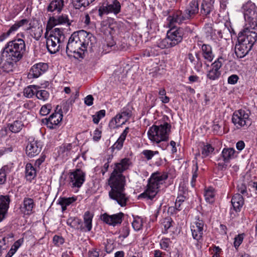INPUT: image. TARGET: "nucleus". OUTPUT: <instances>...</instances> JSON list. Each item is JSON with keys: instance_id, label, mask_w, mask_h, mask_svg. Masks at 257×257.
I'll return each instance as SVG.
<instances>
[{"instance_id": "obj_1", "label": "nucleus", "mask_w": 257, "mask_h": 257, "mask_svg": "<svg viewBox=\"0 0 257 257\" xmlns=\"http://www.w3.org/2000/svg\"><path fill=\"white\" fill-rule=\"evenodd\" d=\"M131 165V162L129 159H121L115 164L108 180V185L111 188L109 196L121 207L125 206L128 200V197L125 192V177L122 173L128 169Z\"/></svg>"}, {"instance_id": "obj_2", "label": "nucleus", "mask_w": 257, "mask_h": 257, "mask_svg": "<svg viewBox=\"0 0 257 257\" xmlns=\"http://www.w3.org/2000/svg\"><path fill=\"white\" fill-rule=\"evenodd\" d=\"M26 46L25 41L20 38L8 42L3 49L0 66L7 72L13 71L17 62L20 61L25 54Z\"/></svg>"}, {"instance_id": "obj_3", "label": "nucleus", "mask_w": 257, "mask_h": 257, "mask_svg": "<svg viewBox=\"0 0 257 257\" xmlns=\"http://www.w3.org/2000/svg\"><path fill=\"white\" fill-rule=\"evenodd\" d=\"M95 42V37L90 33L82 30L73 33L66 47V52L69 57L83 58L88 49H91Z\"/></svg>"}, {"instance_id": "obj_4", "label": "nucleus", "mask_w": 257, "mask_h": 257, "mask_svg": "<svg viewBox=\"0 0 257 257\" xmlns=\"http://www.w3.org/2000/svg\"><path fill=\"white\" fill-rule=\"evenodd\" d=\"M257 40V25L255 23L247 24L238 34L235 53L239 58H243L251 50Z\"/></svg>"}, {"instance_id": "obj_5", "label": "nucleus", "mask_w": 257, "mask_h": 257, "mask_svg": "<svg viewBox=\"0 0 257 257\" xmlns=\"http://www.w3.org/2000/svg\"><path fill=\"white\" fill-rule=\"evenodd\" d=\"M46 39V46L49 52L54 54L60 49H65L66 37L63 29L56 28L53 29H47L45 33Z\"/></svg>"}, {"instance_id": "obj_6", "label": "nucleus", "mask_w": 257, "mask_h": 257, "mask_svg": "<svg viewBox=\"0 0 257 257\" xmlns=\"http://www.w3.org/2000/svg\"><path fill=\"white\" fill-rule=\"evenodd\" d=\"M168 178L165 173L155 172L148 180V183L145 191L140 194V199L144 198L152 200L158 193L161 185H162Z\"/></svg>"}, {"instance_id": "obj_7", "label": "nucleus", "mask_w": 257, "mask_h": 257, "mask_svg": "<svg viewBox=\"0 0 257 257\" xmlns=\"http://www.w3.org/2000/svg\"><path fill=\"white\" fill-rule=\"evenodd\" d=\"M199 11V5L197 0L191 1L183 13L181 11L175 12L172 16L167 18V20L170 27H174L175 24H181L186 21L193 18Z\"/></svg>"}, {"instance_id": "obj_8", "label": "nucleus", "mask_w": 257, "mask_h": 257, "mask_svg": "<svg viewBox=\"0 0 257 257\" xmlns=\"http://www.w3.org/2000/svg\"><path fill=\"white\" fill-rule=\"evenodd\" d=\"M171 125L168 122L160 125H153L148 131L149 139L154 144H159L169 140Z\"/></svg>"}, {"instance_id": "obj_9", "label": "nucleus", "mask_w": 257, "mask_h": 257, "mask_svg": "<svg viewBox=\"0 0 257 257\" xmlns=\"http://www.w3.org/2000/svg\"><path fill=\"white\" fill-rule=\"evenodd\" d=\"M168 25L170 27L168 21ZM170 27L171 29L168 31L167 36L163 39H160L157 41V46L160 49L168 48L175 46L179 44L183 39V31L181 28L177 29L173 28L176 26Z\"/></svg>"}, {"instance_id": "obj_10", "label": "nucleus", "mask_w": 257, "mask_h": 257, "mask_svg": "<svg viewBox=\"0 0 257 257\" xmlns=\"http://www.w3.org/2000/svg\"><path fill=\"white\" fill-rule=\"evenodd\" d=\"M232 121L237 128H247L251 124L249 112L243 109L235 111L232 116Z\"/></svg>"}, {"instance_id": "obj_11", "label": "nucleus", "mask_w": 257, "mask_h": 257, "mask_svg": "<svg viewBox=\"0 0 257 257\" xmlns=\"http://www.w3.org/2000/svg\"><path fill=\"white\" fill-rule=\"evenodd\" d=\"M225 61V58L220 56L211 64L210 68L206 73V77L208 79L216 80L220 78L221 75V68Z\"/></svg>"}, {"instance_id": "obj_12", "label": "nucleus", "mask_w": 257, "mask_h": 257, "mask_svg": "<svg viewBox=\"0 0 257 257\" xmlns=\"http://www.w3.org/2000/svg\"><path fill=\"white\" fill-rule=\"evenodd\" d=\"M121 10V5L117 0H113L111 2L103 4L98 9V15L102 17L104 15L113 14L114 15L118 14Z\"/></svg>"}, {"instance_id": "obj_13", "label": "nucleus", "mask_w": 257, "mask_h": 257, "mask_svg": "<svg viewBox=\"0 0 257 257\" xmlns=\"http://www.w3.org/2000/svg\"><path fill=\"white\" fill-rule=\"evenodd\" d=\"M256 8L254 4L248 1L242 5V11L244 15V19L246 22L245 26L248 24L255 23L256 25V17L257 13H256Z\"/></svg>"}, {"instance_id": "obj_14", "label": "nucleus", "mask_w": 257, "mask_h": 257, "mask_svg": "<svg viewBox=\"0 0 257 257\" xmlns=\"http://www.w3.org/2000/svg\"><path fill=\"white\" fill-rule=\"evenodd\" d=\"M86 174L80 169H76L70 173L69 184L72 188H79L81 187L85 180Z\"/></svg>"}, {"instance_id": "obj_15", "label": "nucleus", "mask_w": 257, "mask_h": 257, "mask_svg": "<svg viewBox=\"0 0 257 257\" xmlns=\"http://www.w3.org/2000/svg\"><path fill=\"white\" fill-rule=\"evenodd\" d=\"M42 148V143L32 138L29 139L26 152L30 157H34L40 153Z\"/></svg>"}, {"instance_id": "obj_16", "label": "nucleus", "mask_w": 257, "mask_h": 257, "mask_svg": "<svg viewBox=\"0 0 257 257\" xmlns=\"http://www.w3.org/2000/svg\"><path fill=\"white\" fill-rule=\"evenodd\" d=\"M123 216L124 214L122 212H119L112 215H109L107 213H104L101 215L100 219L109 225L115 226L121 223Z\"/></svg>"}, {"instance_id": "obj_17", "label": "nucleus", "mask_w": 257, "mask_h": 257, "mask_svg": "<svg viewBox=\"0 0 257 257\" xmlns=\"http://www.w3.org/2000/svg\"><path fill=\"white\" fill-rule=\"evenodd\" d=\"M71 23L69 19L68 15L62 14L55 16L50 17L47 23V29H52L53 27L57 25H66L70 26Z\"/></svg>"}, {"instance_id": "obj_18", "label": "nucleus", "mask_w": 257, "mask_h": 257, "mask_svg": "<svg viewBox=\"0 0 257 257\" xmlns=\"http://www.w3.org/2000/svg\"><path fill=\"white\" fill-rule=\"evenodd\" d=\"M192 235L194 239L198 242H201L202 240V237L204 231V222L198 219L190 226Z\"/></svg>"}, {"instance_id": "obj_19", "label": "nucleus", "mask_w": 257, "mask_h": 257, "mask_svg": "<svg viewBox=\"0 0 257 257\" xmlns=\"http://www.w3.org/2000/svg\"><path fill=\"white\" fill-rule=\"evenodd\" d=\"M77 149V145L74 143H66L57 148V152L59 157L67 159L74 154Z\"/></svg>"}, {"instance_id": "obj_20", "label": "nucleus", "mask_w": 257, "mask_h": 257, "mask_svg": "<svg viewBox=\"0 0 257 257\" xmlns=\"http://www.w3.org/2000/svg\"><path fill=\"white\" fill-rule=\"evenodd\" d=\"M63 118L62 112L59 110L53 113L48 118L43 119V122L50 129L56 128L60 123Z\"/></svg>"}, {"instance_id": "obj_21", "label": "nucleus", "mask_w": 257, "mask_h": 257, "mask_svg": "<svg viewBox=\"0 0 257 257\" xmlns=\"http://www.w3.org/2000/svg\"><path fill=\"white\" fill-rule=\"evenodd\" d=\"M200 53L203 58L204 63L208 67L209 63L211 62L215 57L212 47L208 44H203L200 47Z\"/></svg>"}, {"instance_id": "obj_22", "label": "nucleus", "mask_w": 257, "mask_h": 257, "mask_svg": "<svg viewBox=\"0 0 257 257\" xmlns=\"http://www.w3.org/2000/svg\"><path fill=\"white\" fill-rule=\"evenodd\" d=\"M48 68L47 64L39 63L34 65L30 70L28 74L29 78H36L44 74Z\"/></svg>"}, {"instance_id": "obj_23", "label": "nucleus", "mask_w": 257, "mask_h": 257, "mask_svg": "<svg viewBox=\"0 0 257 257\" xmlns=\"http://www.w3.org/2000/svg\"><path fill=\"white\" fill-rule=\"evenodd\" d=\"M36 204L33 198L25 197L23 200L20 209L25 215H30L34 212V209Z\"/></svg>"}, {"instance_id": "obj_24", "label": "nucleus", "mask_w": 257, "mask_h": 257, "mask_svg": "<svg viewBox=\"0 0 257 257\" xmlns=\"http://www.w3.org/2000/svg\"><path fill=\"white\" fill-rule=\"evenodd\" d=\"M93 215L89 211H86L83 215L84 224L81 222L80 230L83 232L90 231L92 227V218Z\"/></svg>"}, {"instance_id": "obj_25", "label": "nucleus", "mask_w": 257, "mask_h": 257, "mask_svg": "<svg viewBox=\"0 0 257 257\" xmlns=\"http://www.w3.org/2000/svg\"><path fill=\"white\" fill-rule=\"evenodd\" d=\"M128 132L129 128L126 127L121 134L117 141L110 147V149L112 152H114L115 150L116 151H118L122 148L124 142L126 139V137L127 134L128 133Z\"/></svg>"}, {"instance_id": "obj_26", "label": "nucleus", "mask_w": 257, "mask_h": 257, "mask_svg": "<svg viewBox=\"0 0 257 257\" xmlns=\"http://www.w3.org/2000/svg\"><path fill=\"white\" fill-rule=\"evenodd\" d=\"M10 198L8 196H0V222L5 218L9 207Z\"/></svg>"}, {"instance_id": "obj_27", "label": "nucleus", "mask_w": 257, "mask_h": 257, "mask_svg": "<svg viewBox=\"0 0 257 257\" xmlns=\"http://www.w3.org/2000/svg\"><path fill=\"white\" fill-rule=\"evenodd\" d=\"M214 0H203L200 9L201 14L207 16L214 10Z\"/></svg>"}, {"instance_id": "obj_28", "label": "nucleus", "mask_w": 257, "mask_h": 257, "mask_svg": "<svg viewBox=\"0 0 257 257\" xmlns=\"http://www.w3.org/2000/svg\"><path fill=\"white\" fill-rule=\"evenodd\" d=\"M64 6V0H53L47 7L48 12L60 13Z\"/></svg>"}, {"instance_id": "obj_29", "label": "nucleus", "mask_w": 257, "mask_h": 257, "mask_svg": "<svg viewBox=\"0 0 257 257\" xmlns=\"http://www.w3.org/2000/svg\"><path fill=\"white\" fill-rule=\"evenodd\" d=\"M231 204L236 212L240 211L244 204V199L242 196L239 193L235 194L232 198Z\"/></svg>"}, {"instance_id": "obj_30", "label": "nucleus", "mask_w": 257, "mask_h": 257, "mask_svg": "<svg viewBox=\"0 0 257 257\" xmlns=\"http://www.w3.org/2000/svg\"><path fill=\"white\" fill-rule=\"evenodd\" d=\"M186 192H184L182 194V191L179 190L178 197L176 200L175 208L178 211H180L184 207V204L187 199Z\"/></svg>"}, {"instance_id": "obj_31", "label": "nucleus", "mask_w": 257, "mask_h": 257, "mask_svg": "<svg viewBox=\"0 0 257 257\" xmlns=\"http://www.w3.org/2000/svg\"><path fill=\"white\" fill-rule=\"evenodd\" d=\"M36 168L31 163H27L25 166V178L27 181L31 182L36 177Z\"/></svg>"}, {"instance_id": "obj_32", "label": "nucleus", "mask_w": 257, "mask_h": 257, "mask_svg": "<svg viewBox=\"0 0 257 257\" xmlns=\"http://www.w3.org/2000/svg\"><path fill=\"white\" fill-rule=\"evenodd\" d=\"M26 30L29 31L30 35L36 40L40 39L43 33L42 26H31L30 24L29 27H27Z\"/></svg>"}, {"instance_id": "obj_33", "label": "nucleus", "mask_w": 257, "mask_h": 257, "mask_svg": "<svg viewBox=\"0 0 257 257\" xmlns=\"http://www.w3.org/2000/svg\"><path fill=\"white\" fill-rule=\"evenodd\" d=\"M77 200L76 197H60L58 200V204L60 205L62 207V211L64 212L66 210L67 207L71 205L72 203L76 201Z\"/></svg>"}, {"instance_id": "obj_34", "label": "nucleus", "mask_w": 257, "mask_h": 257, "mask_svg": "<svg viewBox=\"0 0 257 257\" xmlns=\"http://www.w3.org/2000/svg\"><path fill=\"white\" fill-rule=\"evenodd\" d=\"M215 195V191L213 187H209L204 189V196L207 202L209 203L214 202Z\"/></svg>"}, {"instance_id": "obj_35", "label": "nucleus", "mask_w": 257, "mask_h": 257, "mask_svg": "<svg viewBox=\"0 0 257 257\" xmlns=\"http://www.w3.org/2000/svg\"><path fill=\"white\" fill-rule=\"evenodd\" d=\"M12 165H5L0 169V184L5 183L7 179V175L9 174L12 170Z\"/></svg>"}, {"instance_id": "obj_36", "label": "nucleus", "mask_w": 257, "mask_h": 257, "mask_svg": "<svg viewBox=\"0 0 257 257\" xmlns=\"http://www.w3.org/2000/svg\"><path fill=\"white\" fill-rule=\"evenodd\" d=\"M127 121L119 113L113 117L109 122V126L113 128L118 127L120 124H123Z\"/></svg>"}, {"instance_id": "obj_37", "label": "nucleus", "mask_w": 257, "mask_h": 257, "mask_svg": "<svg viewBox=\"0 0 257 257\" xmlns=\"http://www.w3.org/2000/svg\"><path fill=\"white\" fill-rule=\"evenodd\" d=\"M235 151L233 148H224L223 149L221 156L224 161L227 162L234 158Z\"/></svg>"}, {"instance_id": "obj_38", "label": "nucleus", "mask_w": 257, "mask_h": 257, "mask_svg": "<svg viewBox=\"0 0 257 257\" xmlns=\"http://www.w3.org/2000/svg\"><path fill=\"white\" fill-rule=\"evenodd\" d=\"M67 224L71 227L80 230L81 220L76 217H69L67 220Z\"/></svg>"}, {"instance_id": "obj_39", "label": "nucleus", "mask_w": 257, "mask_h": 257, "mask_svg": "<svg viewBox=\"0 0 257 257\" xmlns=\"http://www.w3.org/2000/svg\"><path fill=\"white\" fill-rule=\"evenodd\" d=\"M28 22L29 21L27 19H22L16 22L8 31V34H10V35L14 34L20 27L27 24Z\"/></svg>"}, {"instance_id": "obj_40", "label": "nucleus", "mask_w": 257, "mask_h": 257, "mask_svg": "<svg viewBox=\"0 0 257 257\" xmlns=\"http://www.w3.org/2000/svg\"><path fill=\"white\" fill-rule=\"evenodd\" d=\"M38 88L40 87L36 85H29L24 90V95L28 98H32L36 95Z\"/></svg>"}, {"instance_id": "obj_41", "label": "nucleus", "mask_w": 257, "mask_h": 257, "mask_svg": "<svg viewBox=\"0 0 257 257\" xmlns=\"http://www.w3.org/2000/svg\"><path fill=\"white\" fill-rule=\"evenodd\" d=\"M144 222V219L142 217L140 216L135 217L132 222V226L134 230L139 231L142 229Z\"/></svg>"}, {"instance_id": "obj_42", "label": "nucleus", "mask_w": 257, "mask_h": 257, "mask_svg": "<svg viewBox=\"0 0 257 257\" xmlns=\"http://www.w3.org/2000/svg\"><path fill=\"white\" fill-rule=\"evenodd\" d=\"M159 48L157 46V43L153 47L145 50L143 52V56L146 57H151L157 55L159 54Z\"/></svg>"}, {"instance_id": "obj_43", "label": "nucleus", "mask_w": 257, "mask_h": 257, "mask_svg": "<svg viewBox=\"0 0 257 257\" xmlns=\"http://www.w3.org/2000/svg\"><path fill=\"white\" fill-rule=\"evenodd\" d=\"M36 96L38 99L45 101L49 99L50 93L46 90L39 89V88H38Z\"/></svg>"}, {"instance_id": "obj_44", "label": "nucleus", "mask_w": 257, "mask_h": 257, "mask_svg": "<svg viewBox=\"0 0 257 257\" xmlns=\"http://www.w3.org/2000/svg\"><path fill=\"white\" fill-rule=\"evenodd\" d=\"M24 124L21 120H16L9 126L10 130L14 133L19 132L22 128Z\"/></svg>"}, {"instance_id": "obj_45", "label": "nucleus", "mask_w": 257, "mask_h": 257, "mask_svg": "<svg viewBox=\"0 0 257 257\" xmlns=\"http://www.w3.org/2000/svg\"><path fill=\"white\" fill-rule=\"evenodd\" d=\"M94 0H73L74 6L76 9H79L81 7H86Z\"/></svg>"}, {"instance_id": "obj_46", "label": "nucleus", "mask_w": 257, "mask_h": 257, "mask_svg": "<svg viewBox=\"0 0 257 257\" xmlns=\"http://www.w3.org/2000/svg\"><path fill=\"white\" fill-rule=\"evenodd\" d=\"M195 56L196 59L195 62H193L192 64L193 65L194 69L197 72H200L201 71L202 68L203 62L198 53H196Z\"/></svg>"}, {"instance_id": "obj_47", "label": "nucleus", "mask_w": 257, "mask_h": 257, "mask_svg": "<svg viewBox=\"0 0 257 257\" xmlns=\"http://www.w3.org/2000/svg\"><path fill=\"white\" fill-rule=\"evenodd\" d=\"M214 151V148L210 144L204 145L202 148L201 154L202 157H206L211 154Z\"/></svg>"}, {"instance_id": "obj_48", "label": "nucleus", "mask_w": 257, "mask_h": 257, "mask_svg": "<svg viewBox=\"0 0 257 257\" xmlns=\"http://www.w3.org/2000/svg\"><path fill=\"white\" fill-rule=\"evenodd\" d=\"M105 115V110L104 109L100 110L96 112L92 115L93 121L94 123L97 124L100 120L104 117Z\"/></svg>"}, {"instance_id": "obj_49", "label": "nucleus", "mask_w": 257, "mask_h": 257, "mask_svg": "<svg viewBox=\"0 0 257 257\" xmlns=\"http://www.w3.org/2000/svg\"><path fill=\"white\" fill-rule=\"evenodd\" d=\"M171 243V241L168 238H163L160 241L161 248L165 250H168Z\"/></svg>"}, {"instance_id": "obj_50", "label": "nucleus", "mask_w": 257, "mask_h": 257, "mask_svg": "<svg viewBox=\"0 0 257 257\" xmlns=\"http://www.w3.org/2000/svg\"><path fill=\"white\" fill-rule=\"evenodd\" d=\"M142 154L145 156L147 160H150L156 155L159 154V152L157 151H152L150 150H145L142 152Z\"/></svg>"}, {"instance_id": "obj_51", "label": "nucleus", "mask_w": 257, "mask_h": 257, "mask_svg": "<svg viewBox=\"0 0 257 257\" xmlns=\"http://www.w3.org/2000/svg\"><path fill=\"white\" fill-rule=\"evenodd\" d=\"M52 107L51 104L47 103L46 104L43 105L41 107V109L40 110V113L42 115H46L50 112V111L52 109Z\"/></svg>"}, {"instance_id": "obj_52", "label": "nucleus", "mask_w": 257, "mask_h": 257, "mask_svg": "<svg viewBox=\"0 0 257 257\" xmlns=\"http://www.w3.org/2000/svg\"><path fill=\"white\" fill-rule=\"evenodd\" d=\"M172 219L169 218H166L163 220L162 224L164 229V230L163 231L164 233H167L168 232V230L172 226Z\"/></svg>"}, {"instance_id": "obj_53", "label": "nucleus", "mask_w": 257, "mask_h": 257, "mask_svg": "<svg viewBox=\"0 0 257 257\" xmlns=\"http://www.w3.org/2000/svg\"><path fill=\"white\" fill-rule=\"evenodd\" d=\"M130 234V228L128 226L125 225L122 227L119 231V238H125Z\"/></svg>"}, {"instance_id": "obj_54", "label": "nucleus", "mask_w": 257, "mask_h": 257, "mask_svg": "<svg viewBox=\"0 0 257 257\" xmlns=\"http://www.w3.org/2000/svg\"><path fill=\"white\" fill-rule=\"evenodd\" d=\"M197 170H198V166L196 164L193 166V169H192L193 175H192V179L191 181V185L192 187H194L195 185L196 178H197V176H198V174L197 173Z\"/></svg>"}, {"instance_id": "obj_55", "label": "nucleus", "mask_w": 257, "mask_h": 257, "mask_svg": "<svg viewBox=\"0 0 257 257\" xmlns=\"http://www.w3.org/2000/svg\"><path fill=\"white\" fill-rule=\"evenodd\" d=\"M203 31L207 37L211 36L213 32L212 25L211 24H205L203 29Z\"/></svg>"}, {"instance_id": "obj_56", "label": "nucleus", "mask_w": 257, "mask_h": 257, "mask_svg": "<svg viewBox=\"0 0 257 257\" xmlns=\"http://www.w3.org/2000/svg\"><path fill=\"white\" fill-rule=\"evenodd\" d=\"M243 239V234H240L236 236L234 240V246L237 248L241 244Z\"/></svg>"}, {"instance_id": "obj_57", "label": "nucleus", "mask_w": 257, "mask_h": 257, "mask_svg": "<svg viewBox=\"0 0 257 257\" xmlns=\"http://www.w3.org/2000/svg\"><path fill=\"white\" fill-rule=\"evenodd\" d=\"M53 240L54 243L57 246H60L64 242V239L62 237L56 235L53 237Z\"/></svg>"}, {"instance_id": "obj_58", "label": "nucleus", "mask_w": 257, "mask_h": 257, "mask_svg": "<svg viewBox=\"0 0 257 257\" xmlns=\"http://www.w3.org/2000/svg\"><path fill=\"white\" fill-rule=\"evenodd\" d=\"M222 126V124L214 123L212 126L214 132L220 135L223 134V132L221 130Z\"/></svg>"}, {"instance_id": "obj_59", "label": "nucleus", "mask_w": 257, "mask_h": 257, "mask_svg": "<svg viewBox=\"0 0 257 257\" xmlns=\"http://www.w3.org/2000/svg\"><path fill=\"white\" fill-rule=\"evenodd\" d=\"M101 137V131L98 129H96L93 132L92 139L94 142H98Z\"/></svg>"}, {"instance_id": "obj_60", "label": "nucleus", "mask_w": 257, "mask_h": 257, "mask_svg": "<svg viewBox=\"0 0 257 257\" xmlns=\"http://www.w3.org/2000/svg\"><path fill=\"white\" fill-rule=\"evenodd\" d=\"M13 151V147L12 146L8 145L6 147L2 148L0 149V155H3L12 152Z\"/></svg>"}, {"instance_id": "obj_61", "label": "nucleus", "mask_w": 257, "mask_h": 257, "mask_svg": "<svg viewBox=\"0 0 257 257\" xmlns=\"http://www.w3.org/2000/svg\"><path fill=\"white\" fill-rule=\"evenodd\" d=\"M238 79L237 75L232 74L228 78L227 82L230 84L234 85L237 82Z\"/></svg>"}, {"instance_id": "obj_62", "label": "nucleus", "mask_w": 257, "mask_h": 257, "mask_svg": "<svg viewBox=\"0 0 257 257\" xmlns=\"http://www.w3.org/2000/svg\"><path fill=\"white\" fill-rule=\"evenodd\" d=\"M93 99L91 95H88L84 98V103L87 106H91L93 103Z\"/></svg>"}, {"instance_id": "obj_63", "label": "nucleus", "mask_w": 257, "mask_h": 257, "mask_svg": "<svg viewBox=\"0 0 257 257\" xmlns=\"http://www.w3.org/2000/svg\"><path fill=\"white\" fill-rule=\"evenodd\" d=\"M218 163L217 165H218V167L220 169H223V168H225L227 166V163H228L227 162L224 161V159H222L221 158H219L217 160Z\"/></svg>"}, {"instance_id": "obj_64", "label": "nucleus", "mask_w": 257, "mask_h": 257, "mask_svg": "<svg viewBox=\"0 0 257 257\" xmlns=\"http://www.w3.org/2000/svg\"><path fill=\"white\" fill-rule=\"evenodd\" d=\"M99 255V252L96 249L93 248L88 251V257H98Z\"/></svg>"}]
</instances>
